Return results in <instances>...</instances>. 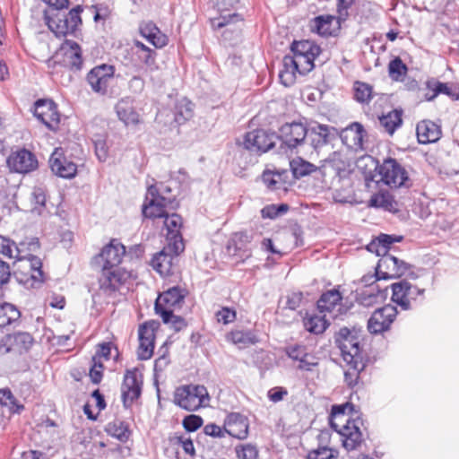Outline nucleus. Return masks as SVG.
Here are the masks:
<instances>
[{"instance_id":"nucleus-1","label":"nucleus","mask_w":459,"mask_h":459,"mask_svg":"<svg viewBox=\"0 0 459 459\" xmlns=\"http://www.w3.org/2000/svg\"><path fill=\"white\" fill-rule=\"evenodd\" d=\"M125 255L126 247L117 239H112L94 258V263L101 269L100 290L108 295L118 290L131 276L130 272L119 267Z\"/></svg>"},{"instance_id":"nucleus-2","label":"nucleus","mask_w":459,"mask_h":459,"mask_svg":"<svg viewBox=\"0 0 459 459\" xmlns=\"http://www.w3.org/2000/svg\"><path fill=\"white\" fill-rule=\"evenodd\" d=\"M290 50L292 55H286L280 71L281 82L288 87L294 84L297 74L305 75L315 66L314 61L321 53L320 48L310 40L294 41Z\"/></svg>"},{"instance_id":"nucleus-3","label":"nucleus","mask_w":459,"mask_h":459,"mask_svg":"<svg viewBox=\"0 0 459 459\" xmlns=\"http://www.w3.org/2000/svg\"><path fill=\"white\" fill-rule=\"evenodd\" d=\"M82 5H76L68 13L58 10H45L44 20L48 29L57 37H65L74 34L82 24Z\"/></svg>"},{"instance_id":"nucleus-4","label":"nucleus","mask_w":459,"mask_h":459,"mask_svg":"<svg viewBox=\"0 0 459 459\" xmlns=\"http://www.w3.org/2000/svg\"><path fill=\"white\" fill-rule=\"evenodd\" d=\"M368 161L375 166L380 176V180L386 186L394 188L409 186L407 184L409 182L408 173L395 159H385L381 165H378L371 156H366L360 160V162H366V165H368Z\"/></svg>"},{"instance_id":"nucleus-5","label":"nucleus","mask_w":459,"mask_h":459,"mask_svg":"<svg viewBox=\"0 0 459 459\" xmlns=\"http://www.w3.org/2000/svg\"><path fill=\"white\" fill-rule=\"evenodd\" d=\"M173 402L181 409L194 411L208 406L210 396L204 385H186L176 388Z\"/></svg>"},{"instance_id":"nucleus-6","label":"nucleus","mask_w":459,"mask_h":459,"mask_svg":"<svg viewBox=\"0 0 459 459\" xmlns=\"http://www.w3.org/2000/svg\"><path fill=\"white\" fill-rule=\"evenodd\" d=\"M146 202L143 206V214L146 218H162L166 216V208L174 209L176 207L175 197L160 195L155 186H151L148 188Z\"/></svg>"},{"instance_id":"nucleus-7","label":"nucleus","mask_w":459,"mask_h":459,"mask_svg":"<svg viewBox=\"0 0 459 459\" xmlns=\"http://www.w3.org/2000/svg\"><path fill=\"white\" fill-rule=\"evenodd\" d=\"M61 63L63 66L70 69H81L82 65V49L78 43L65 40L60 48V53L49 58L47 61V65L48 68H55Z\"/></svg>"},{"instance_id":"nucleus-8","label":"nucleus","mask_w":459,"mask_h":459,"mask_svg":"<svg viewBox=\"0 0 459 459\" xmlns=\"http://www.w3.org/2000/svg\"><path fill=\"white\" fill-rule=\"evenodd\" d=\"M391 288L393 302L396 303L403 310L411 309L412 302L424 294V289H420L406 280L393 283Z\"/></svg>"},{"instance_id":"nucleus-9","label":"nucleus","mask_w":459,"mask_h":459,"mask_svg":"<svg viewBox=\"0 0 459 459\" xmlns=\"http://www.w3.org/2000/svg\"><path fill=\"white\" fill-rule=\"evenodd\" d=\"M335 343L341 351L345 362L356 359H364L360 352L359 336L352 333L348 328H341L335 335Z\"/></svg>"},{"instance_id":"nucleus-10","label":"nucleus","mask_w":459,"mask_h":459,"mask_svg":"<svg viewBox=\"0 0 459 459\" xmlns=\"http://www.w3.org/2000/svg\"><path fill=\"white\" fill-rule=\"evenodd\" d=\"M410 269V264L398 259L393 255L385 254L379 260L376 267L375 277L377 280L399 278Z\"/></svg>"},{"instance_id":"nucleus-11","label":"nucleus","mask_w":459,"mask_h":459,"mask_svg":"<svg viewBox=\"0 0 459 459\" xmlns=\"http://www.w3.org/2000/svg\"><path fill=\"white\" fill-rule=\"evenodd\" d=\"M143 376L137 368L127 369L121 385L122 401L125 408H130L142 394Z\"/></svg>"},{"instance_id":"nucleus-12","label":"nucleus","mask_w":459,"mask_h":459,"mask_svg":"<svg viewBox=\"0 0 459 459\" xmlns=\"http://www.w3.org/2000/svg\"><path fill=\"white\" fill-rule=\"evenodd\" d=\"M360 420H345V424L338 429V426L331 420V427L333 428L342 437V446L348 451L357 450L364 441L362 432L360 431Z\"/></svg>"},{"instance_id":"nucleus-13","label":"nucleus","mask_w":459,"mask_h":459,"mask_svg":"<svg viewBox=\"0 0 459 459\" xmlns=\"http://www.w3.org/2000/svg\"><path fill=\"white\" fill-rule=\"evenodd\" d=\"M307 127L300 122L285 123L279 129V136L282 144L293 151L303 145L307 136Z\"/></svg>"},{"instance_id":"nucleus-14","label":"nucleus","mask_w":459,"mask_h":459,"mask_svg":"<svg viewBox=\"0 0 459 459\" xmlns=\"http://www.w3.org/2000/svg\"><path fill=\"white\" fill-rule=\"evenodd\" d=\"M278 137L273 133H269L264 129H256L247 132L244 138V147L257 154L264 153L271 150Z\"/></svg>"},{"instance_id":"nucleus-15","label":"nucleus","mask_w":459,"mask_h":459,"mask_svg":"<svg viewBox=\"0 0 459 459\" xmlns=\"http://www.w3.org/2000/svg\"><path fill=\"white\" fill-rule=\"evenodd\" d=\"M115 68L109 65H100L92 68L87 74V82L91 90L100 94H106L110 82L114 78Z\"/></svg>"},{"instance_id":"nucleus-16","label":"nucleus","mask_w":459,"mask_h":459,"mask_svg":"<svg viewBox=\"0 0 459 459\" xmlns=\"http://www.w3.org/2000/svg\"><path fill=\"white\" fill-rule=\"evenodd\" d=\"M397 316V309L392 305H385L374 311L368 321V329L373 334L389 330Z\"/></svg>"},{"instance_id":"nucleus-17","label":"nucleus","mask_w":459,"mask_h":459,"mask_svg":"<svg viewBox=\"0 0 459 459\" xmlns=\"http://www.w3.org/2000/svg\"><path fill=\"white\" fill-rule=\"evenodd\" d=\"M307 136L311 146L317 150L335 139L337 135V130L333 126L313 122L307 127Z\"/></svg>"},{"instance_id":"nucleus-18","label":"nucleus","mask_w":459,"mask_h":459,"mask_svg":"<svg viewBox=\"0 0 459 459\" xmlns=\"http://www.w3.org/2000/svg\"><path fill=\"white\" fill-rule=\"evenodd\" d=\"M7 164L10 169L25 174L38 168V160L31 152L22 149L8 157Z\"/></svg>"},{"instance_id":"nucleus-19","label":"nucleus","mask_w":459,"mask_h":459,"mask_svg":"<svg viewBox=\"0 0 459 459\" xmlns=\"http://www.w3.org/2000/svg\"><path fill=\"white\" fill-rule=\"evenodd\" d=\"M34 115L49 129L53 130L58 126L60 116L56 104L52 100H37Z\"/></svg>"},{"instance_id":"nucleus-20","label":"nucleus","mask_w":459,"mask_h":459,"mask_svg":"<svg viewBox=\"0 0 459 459\" xmlns=\"http://www.w3.org/2000/svg\"><path fill=\"white\" fill-rule=\"evenodd\" d=\"M51 170L58 177L72 178L77 173V166L69 160L61 148H56L49 158Z\"/></svg>"},{"instance_id":"nucleus-21","label":"nucleus","mask_w":459,"mask_h":459,"mask_svg":"<svg viewBox=\"0 0 459 459\" xmlns=\"http://www.w3.org/2000/svg\"><path fill=\"white\" fill-rule=\"evenodd\" d=\"M139 347L137 351L138 359L146 360L151 359L154 350V327L152 323H144L139 327Z\"/></svg>"},{"instance_id":"nucleus-22","label":"nucleus","mask_w":459,"mask_h":459,"mask_svg":"<svg viewBox=\"0 0 459 459\" xmlns=\"http://www.w3.org/2000/svg\"><path fill=\"white\" fill-rule=\"evenodd\" d=\"M226 433L238 439H245L248 436V420L238 413H230L224 421Z\"/></svg>"},{"instance_id":"nucleus-23","label":"nucleus","mask_w":459,"mask_h":459,"mask_svg":"<svg viewBox=\"0 0 459 459\" xmlns=\"http://www.w3.org/2000/svg\"><path fill=\"white\" fill-rule=\"evenodd\" d=\"M366 132L361 124L354 122L342 130L341 138L342 143L355 151L363 149V139Z\"/></svg>"},{"instance_id":"nucleus-24","label":"nucleus","mask_w":459,"mask_h":459,"mask_svg":"<svg viewBox=\"0 0 459 459\" xmlns=\"http://www.w3.org/2000/svg\"><path fill=\"white\" fill-rule=\"evenodd\" d=\"M185 295L179 287H172L164 291L156 299L154 309L156 314L161 310H172V307L178 306L184 299Z\"/></svg>"},{"instance_id":"nucleus-25","label":"nucleus","mask_w":459,"mask_h":459,"mask_svg":"<svg viewBox=\"0 0 459 459\" xmlns=\"http://www.w3.org/2000/svg\"><path fill=\"white\" fill-rule=\"evenodd\" d=\"M139 33L156 48H161L169 42L167 35L161 32L152 22H141L139 25Z\"/></svg>"},{"instance_id":"nucleus-26","label":"nucleus","mask_w":459,"mask_h":459,"mask_svg":"<svg viewBox=\"0 0 459 459\" xmlns=\"http://www.w3.org/2000/svg\"><path fill=\"white\" fill-rule=\"evenodd\" d=\"M416 133L418 141L421 144L436 143L442 134L441 127L430 120H423L418 123Z\"/></svg>"},{"instance_id":"nucleus-27","label":"nucleus","mask_w":459,"mask_h":459,"mask_svg":"<svg viewBox=\"0 0 459 459\" xmlns=\"http://www.w3.org/2000/svg\"><path fill=\"white\" fill-rule=\"evenodd\" d=\"M117 117L126 126H136L140 123V116L136 112L133 100L129 98L120 100L115 107Z\"/></svg>"},{"instance_id":"nucleus-28","label":"nucleus","mask_w":459,"mask_h":459,"mask_svg":"<svg viewBox=\"0 0 459 459\" xmlns=\"http://www.w3.org/2000/svg\"><path fill=\"white\" fill-rule=\"evenodd\" d=\"M341 300L342 295L339 292V290L333 289L325 291L321 295L320 299L317 301V307L320 310V312L326 311L333 313L334 311V308L336 307H339L338 314L333 315V317H337L338 315H342L347 311L346 308L342 307L340 304Z\"/></svg>"},{"instance_id":"nucleus-29","label":"nucleus","mask_w":459,"mask_h":459,"mask_svg":"<svg viewBox=\"0 0 459 459\" xmlns=\"http://www.w3.org/2000/svg\"><path fill=\"white\" fill-rule=\"evenodd\" d=\"M175 259L177 258L170 255V253L162 249L153 256L151 264L160 275L167 276L173 273L172 269Z\"/></svg>"},{"instance_id":"nucleus-30","label":"nucleus","mask_w":459,"mask_h":459,"mask_svg":"<svg viewBox=\"0 0 459 459\" xmlns=\"http://www.w3.org/2000/svg\"><path fill=\"white\" fill-rule=\"evenodd\" d=\"M25 243H16L8 238L0 235V253L6 257H15L17 260L22 261L25 255H22L24 251L23 247Z\"/></svg>"},{"instance_id":"nucleus-31","label":"nucleus","mask_w":459,"mask_h":459,"mask_svg":"<svg viewBox=\"0 0 459 459\" xmlns=\"http://www.w3.org/2000/svg\"><path fill=\"white\" fill-rule=\"evenodd\" d=\"M229 340L240 348H247L259 342L256 333L251 330H235L229 334Z\"/></svg>"},{"instance_id":"nucleus-32","label":"nucleus","mask_w":459,"mask_h":459,"mask_svg":"<svg viewBox=\"0 0 459 459\" xmlns=\"http://www.w3.org/2000/svg\"><path fill=\"white\" fill-rule=\"evenodd\" d=\"M346 364L349 368L344 372V381L349 387L353 388L359 383V374L364 370L366 362L364 359H356Z\"/></svg>"},{"instance_id":"nucleus-33","label":"nucleus","mask_w":459,"mask_h":459,"mask_svg":"<svg viewBox=\"0 0 459 459\" xmlns=\"http://www.w3.org/2000/svg\"><path fill=\"white\" fill-rule=\"evenodd\" d=\"M384 296L385 293L379 290L378 286L371 283L357 293V300L365 307H370Z\"/></svg>"},{"instance_id":"nucleus-34","label":"nucleus","mask_w":459,"mask_h":459,"mask_svg":"<svg viewBox=\"0 0 459 459\" xmlns=\"http://www.w3.org/2000/svg\"><path fill=\"white\" fill-rule=\"evenodd\" d=\"M21 317V312L10 303H0V328L16 322Z\"/></svg>"},{"instance_id":"nucleus-35","label":"nucleus","mask_w":459,"mask_h":459,"mask_svg":"<svg viewBox=\"0 0 459 459\" xmlns=\"http://www.w3.org/2000/svg\"><path fill=\"white\" fill-rule=\"evenodd\" d=\"M402 111L394 109L379 117L380 126L392 135L402 126Z\"/></svg>"},{"instance_id":"nucleus-36","label":"nucleus","mask_w":459,"mask_h":459,"mask_svg":"<svg viewBox=\"0 0 459 459\" xmlns=\"http://www.w3.org/2000/svg\"><path fill=\"white\" fill-rule=\"evenodd\" d=\"M175 121L178 124H184L194 115V104L187 99H182L175 106Z\"/></svg>"},{"instance_id":"nucleus-37","label":"nucleus","mask_w":459,"mask_h":459,"mask_svg":"<svg viewBox=\"0 0 459 459\" xmlns=\"http://www.w3.org/2000/svg\"><path fill=\"white\" fill-rule=\"evenodd\" d=\"M108 435L116 437L120 442H126L131 435L128 424L122 420H114L107 425L106 429Z\"/></svg>"},{"instance_id":"nucleus-38","label":"nucleus","mask_w":459,"mask_h":459,"mask_svg":"<svg viewBox=\"0 0 459 459\" xmlns=\"http://www.w3.org/2000/svg\"><path fill=\"white\" fill-rule=\"evenodd\" d=\"M290 166L292 171L293 176L296 178H300L302 177L310 175L311 173L316 171L317 167L301 158H297L292 160L290 162Z\"/></svg>"},{"instance_id":"nucleus-39","label":"nucleus","mask_w":459,"mask_h":459,"mask_svg":"<svg viewBox=\"0 0 459 459\" xmlns=\"http://www.w3.org/2000/svg\"><path fill=\"white\" fill-rule=\"evenodd\" d=\"M425 84L432 91V94H429L428 101L433 100L439 94H445L451 98L455 96L452 88L447 83L441 82L435 78L429 79Z\"/></svg>"},{"instance_id":"nucleus-40","label":"nucleus","mask_w":459,"mask_h":459,"mask_svg":"<svg viewBox=\"0 0 459 459\" xmlns=\"http://www.w3.org/2000/svg\"><path fill=\"white\" fill-rule=\"evenodd\" d=\"M305 328L315 334L322 333L328 327L329 323L325 318V316H307L303 319Z\"/></svg>"},{"instance_id":"nucleus-41","label":"nucleus","mask_w":459,"mask_h":459,"mask_svg":"<svg viewBox=\"0 0 459 459\" xmlns=\"http://www.w3.org/2000/svg\"><path fill=\"white\" fill-rule=\"evenodd\" d=\"M370 205L374 207L383 208L389 212L396 211V202L386 193L375 195L370 199Z\"/></svg>"},{"instance_id":"nucleus-42","label":"nucleus","mask_w":459,"mask_h":459,"mask_svg":"<svg viewBox=\"0 0 459 459\" xmlns=\"http://www.w3.org/2000/svg\"><path fill=\"white\" fill-rule=\"evenodd\" d=\"M157 314L160 316L164 324H169L176 332L181 331L187 325L186 320L182 316L174 315L172 310H161Z\"/></svg>"},{"instance_id":"nucleus-43","label":"nucleus","mask_w":459,"mask_h":459,"mask_svg":"<svg viewBox=\"0 0 459 459\" xmlns=\"http://www.w3.org/2000/svg\"><path fill=\"white\" fill-rule=\"evenodd\" d=\"M354 98L358 102L368 103L373 96L372 86L362 82H355L354 83Z\"/></svg>"},{"instance_id":"nucleus-44","label":"nucleus","mask_w":459,"mask_h":459,"mask_svg":"<svg viewBox=\"0 0 459 459\" xmlns=\"http://www.w3.org/2000/svg\"><path fill=\"white\" fill-rule=\"evenodd\" d=\"M407 70V66L400 57L394 58L388 65L389 76L394 81H402Z\"/></svg>"},{"instance_id":"nucleus-45","label":"nucleus","mask_w":459,"mask_h":459,"mask_svg":"<svg viewBox=\"0 0 459 459\" xmlns=\"http://www.w3.org/2000/svg\"><path fill=\"white\" fill-rule=\"evenodd\" d=\"M25 257L22 259L26 260L29 263L31 271V279L35 281H43V272L41 271L42 262L41 260L33 255L32 254L24 255Z\"/></svg>"},{"instance_id":"nucleus-46","label":"nucleus","mask_w":459,"mask_h":459,"mask_svg":"<svg viewBox=\"0 0 459 459\" xmlns=\"http://www.w3.org/2000/svg\"><path fill=\"white\" fill-rule=\"evenodd\" d=\"M247 238H248V237L246 234H243V233L236 234L234 238L228 244L227 248H228L229 253H230L234 255H237V252L238 250L240 251L243 249V254L240 255V257L247 258V257L251 256L250 249L243 248L242 247L238 246V242H243L244 240L248 241Z\"/></svg>"},{"instance_id":"nucleus-47","label":"nucleus","mask_w":459,"mask_h":459,"mask_svg":"<svg viewBox=\"0 0 459 459\" xmlns=\"http://www.w3.org/2000/svg\"><path fill=\"white\" fill-rule=\"evenodd\" d=\"M333 16H317L314 20V30L322 36L331 35Z\"/></svg>"},{"instance_id":"nucleus-48","label":"nucleus","mask_w":459,"mask_h":459,"mask_svg":"<svg viewBox=\"0 0 459 459\" xmlns=\"http://www.w3.org/2000/svg\"><path fill=\"white\" fill-rule=\"evenodd\" d=\"M337 450L329 448L326 446H322L309 451L307 459H333L337 457Z\"/></svg>"},{"instance_id":"nucleus-49","label":"nucleus","mask_w":459,"mask_h":459,"mask_svg":"<svg viewBox=\"0 0 459 459\" xmlns=\"http://www.w3.org/2000/svg\"><path fill=\"white\" fill-rule=\"evenodd\" d=\"M289 210V205L287 204H281L279 205L276 204H269L264 206L261 210V215L263 218L268 219H275L280 215L286 213Z\"/></svg>"},{"instance_id":"nucleus-50","label":"nucleus","mask_w":459,"mask_h":459,"mask_svg":"<svg viewBox=\"0 0 459 459\" xmlns=\"http://www.w3.org/2000/svg\"><path fill=\"white\" fill-rule=\"evenodd\" d=\"M284 173L266 170L262 175L263 182L272 190L280 189L282 186L281 177Z\"/></svg>"},{"instance_id":"nucleus-51","label":"nucleus","mask_w":459,"mask_h":459,"mask_svg":"<svg viewBox=\"0 0 459 459\" xmlns=\"http://www.w3.org/2000/svg\"><path fill=\"white\" fill-rule=\"evenodd\" d=\"M163 249L177 258L185 249L182 237L178 234L172 235L169 239L168 245Z\"/></svg>"},{"instance_id":"nucleus-52","label":"nucleus","mask_w":459,"mask_h":459,"mask_svg":"<svg viewBox=\"0 0 459 459\" xmlns=\"http://www.w3.org/2000/svg\"><path fill=\"white\" fill-rule=\"evenodd\" d=\"M236 453L238 459H257L258 449L255 445L244 444L236 447Z\"/></svg>"},{"instance_id":"nucleus-53","label":"nucleus","mask_w":459,"mask_h":459,"mask_svg":"<svg viewBox=\"0 0 459 459\" xmlns=\"http://www.w3.org/2000/svg\"><path fill=\"white\" fill-rule=\"evenodd\" d=\"M13 344H15L20 350H29L33 343V337L29 333H17L12 334Z\"/></svg>"},{"instance_id":"nucleus-54","label":"nucleus","mask_w":459,"mask_h":459,"mask_svg":"<svg viewBox=\"0 0 459 459\" xmlns=\"http://www.w3.org/2000/svg\"><path fill=\"white\" fill-rule=\"evenodd\" d=\"M137 59L143 63L148 69L153 71L157 68L156 56L157 53L153 49L146 50V52H135Z\"/></svg>"},{"instance_id":"nucleus-55","label":"nucleus","mask_w":459,"mask_h":459,"mask_svg":"<svg viewBox=\"0 0 459 459\" xmlns=\"http://www.w3.org/2000/svg\"><path fill=\"white\" fill-rule=\"evenodd\" d=\"M239 15L238 13H231L229 15H221L211 20V25L213 30H220L229 25H231L236 21H238Z\"/></svg>"},{"instance_id":"nucleus-56","label":"nucleus","mask_w":459,"mask_h":459,"mask_svg":"<svg viewBox=\"0 0 459 459\" xmlns=\"http://www.w3.org/2000/svg\"><path fill=\"white\" fill-rule=\"evenodd\" d=\"M358 0H337L338 22H345L350 15L349 10Z\"/></svg>"},{"instance_id":"nucleus-57","label":"nucleus","mask_w":459,"mask_h":459,"mask_svg":"<svg viewBox=\"0 0 459 459\" xmlns=\"http://www.w3.org/2000/svg\"><path fill=\"white\" fill-rule=\"evenodd\" d=\"M164 217H165L164 223H165V226L167 227L169 232L172 235L178 234V229L180 228V226L182 224V218L176 213H173L170 216H169L168 213H166V216H164Z\"/></svg>"},{"instance_id":"nucleus-58","label":"nucleus","mask_w":459,"mask_h":459,"mask_svg":"<svg viewBox=\"0 0 459 459\" xmlns=\"http://www.w3.org/2000/svg\"><path fill=\"white\" fill-rule=\"evenodd\" d=\"M203 425V419L195 414H190L183 420V427L189 432H194Z\"/></svg>"},{"instance_id":"nucleus-59","label":"nucleus","mask_w":459,"mask_h":459,"mask_svg":"<svg viewBox=\"0 0 459 459\" xmlns=\"http://www.w3.org/2000/svg\"><path fill=\"white\" fill-rule=\"evenodd\" d=\"M112 346L113 344L111 342H103L100 344L92 359L98 361H101V359L108 360L111 358Z\"/></svg>"},{"instance_id":"nucleus-60","label":"nucleus","mask_w":459,"mask_h":459,"mask_svg":"<svg viewBox=\"0 0 459 459\" xmlns=\"http://www.w3.org/2000/svg\"><path fill=\"white\" fill-rule=\"evenodd\" d=\"M303 293L301 291H293L286 296V307L291 310L297 309L302 302Z\"/></svg>"},{"instance_id":"nucleus-61","label":"nucleus","mask_w":459,"mask_h":459,"mask_svg":"<svg viewBox=\"0 0 459 459\" xmlns=\"http://www.w3.org/2000/svg\"><path fill=\"white\" fill-rule=\"evenodd\" d=\"M92 366L90 369V377L93 384H100L102 379L103 365L101 361L92 359Z\"/></svg>"},{"instance_id":"nucleus-62","label":"nucleus","mask_w":459,"mask_h":459,"mask_svg":"<svg viewBox=\"0 0 459 459\" xmlns=\"http://www.w3.org/2000/svg\"><path fill=\"white\" fill-rule=\"evenodd\" d=\"M217 321L227 325L236 319V312L229 307H222L216 313Z\"/></svg>"},{"instance_id":"nucleus-63","label":"nucleus","mask_w":459,"mask_h":459,"mask_svg":"<svg viewBox=\"0 0 459 459\" xmlns=\"http://www.w3.org/2000/svg\"><path fill=\"white\" fill-rule=\"evenodd\" d=\"M307 352V349L303 345L290 346L286 349L287 355L293 360L297 361H299Z\"/></svg>"},{"instance_id":"nucleus-64","label":"nucleus","mask_w":459,"mask_h":459,"mask_svg":"<svg viewBox=\"0 0 459 459\" xmlns=\"http://www.w3.org/2000/svg\"><path fill=\"white\" fill-rule=\"evenodd\" d=\"M299 362L298 368L306 371H311L318 364L316 357L308 352Z\"/></svg>"}]
</instances>
